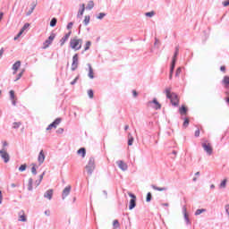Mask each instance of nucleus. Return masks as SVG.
<instances>
[{
    "instance_id": "f257e3e1",
    "label": "nucleus",
    "mask_w": 229,
    "mask_h": 229,
    "mask_svg": "<svg viewBox=\"0 0 229 229\" xmlns=\"http://www.w3.org/2000/svg\"><path fill=\"white\" fill-rule=\"evenodd\" d=\"M165 93L166 94L167 99H170L173 106H178L180 103V98H178V95L174 92H171V88H166L165 89Z\"/></svg>"
},
{
    "instance_id": "f03ea898",
    "label": "nucleus",
    "mask_w": 229,
    "mask_h": 229,
    "mask_svg": "<svg viewBox=\"0 0 229 229\" xmlns=\"http://www.w3.org/2000/svg\"><path fill=\"white\" fill-rule=\"evenodd\" d=\"M70 47L74 49V51H80V49H81V45L78 43V37H75L70 40Z\"/></svg>"
},
{
    "instance_id": "7ed1b4c3",
    "label": "nucleus",
    "mask_w": 229,
    "mask_h": 229,
    "mask_svg": "<svg viewBox=\"0 0 229 229\" xmlns=\"http://www.w3.org/2000/svg\"><path fill=\"white\" fill-rule=\"evenodd\" d=\"M55 37L56 34L52 32L48 38L43 43V49H47V47L53 44V40H55Z\"/></svg>"
},
{
    "instance_id": "20e7f679",
    "label": "nucleus",
    "mask_w": 229,
    "mask_h": 229,
    "mask_svg": "<svg viewBox=\"0 0 229 229\" xmlns=\"http://www.w3.org/2000/svg\"><path fill=\"white\" fill-rule=\"evenodd\" d=\"M0 157L3 158L4 164H8L10 162V155L6 152V149L2 148L0 150Z\"/></svg>"
},
{
    "instance_id": "39448f33",
    "label": "nucleus",
    "mask_w": 229,
    "mask_h": 229,
    "mask_svg": "<svg viewBox=\"0 0 229 229\" xmlns=\"http://www.w3.org/2000/svg\"><path fill=\"white\" fill-rule=\"evenodd\" d=\"M202 148L208 155H212V153H214V148H212V145H210V143L203 142Z\"/></svg>"
},
{
    "instance_id": "423d86ee",
    "label": "nucleus",
    "mask_w": 229,
    "mask_h": 229,
    "mask_svg": "<svg viewBox=\"0 0 229 229\" xmlns=\"http://www.w3.org/2000/svg\"><path fill=\"white\" fill-rule=\"evenodd\" d=\"M79 65V55L75 54L72 56V71H76Z\"/></svg>"
},
{
    "instance_id": "0eeeda50",
    "label": "nucleus",
    "mask_w": 229,
    "mask_h": 229,
    "mask_svg": "<svg viewBox=\"0 0 229 229\" xmlns=\"http://www.w3.org/2000/svg\"><path fill=\"white\" fill-rule=\"evenodd\" d=\"M60 123H62V118H56L52 123H50L47 126V131H49V130H53V128H56V126H58Z\"/></svg>"
},
{
    "instance_id": "6e6552de",
    "label": "nucleus",
    "mask_w": 229,
    "mask_h": 229,
    "mask_svg": "<svg viewBox=\"0 0 229 229\" xmlns=\"http://www.w3.org/2000/svg\"><path fill=\"white\" fill-rule=\"evenodd\" d=\"M182 214L186 225H191V218H189V213H187V208L185 206L182 207Z\"/></svg>"
},
{
    "instance_id": "1a4fd4ad",
    "label": "nucleus",
    "mask_w": 229,
    "mask_h": 229,
    "mask_svg": "<svg viewBox=\"0 0 229 229\" xmlns=\"http://www.w3.org/2000/svg\"><path fill=\"white\" fill-rule=\"evenodd\" d=\"M10 99L12 101V105L15 106L17 105V98L15 97V91L13 89H11L9 91Z\"/></svg>"
},
{
    "instance_id": "9d476101",
    "label": "nucleus",
    "mask_w": 229,
    "mask_h": 229,
    "mask_svg": "<svg viewBox=\"0 0 229 229\" xmlns=\"http://www.w3.org/2000/svg\"><path fill=\"white\" fill-rule=\"evenodd\" d=\"M116 164H117L119 169H121L122 171H128V165L126 163H124V161L118 160V161H116Z\"/></svg>"
},
{
    "instance_id": "9b49d317",
    "label": "nucleus",
    "mask_w": 229,
    "mask_h": 229,
    "mask_svg": "<svg viewBox=\"0 0 229 229\" xmlns=\"http://www.w3.org/2000/svg\"><path fill=\"white\" fill-rule=\"evenodd\" d=\"M148 105H155V106H153L155 110H160V108H162V105L158 103V100L157 98H153L152 101H148Z\"/></svg>"
},
{
    "instance_id": "f8f14e48",
    "label": "nucleus",
    "mask_w": 229,
    "mask_h": 229,
    "mask_svg": "<svg viewBox=\"0 0 229 229\" xmlns=\"http://www.w3.org/2000/svg\"><path fill=\"white\" fill-rule=\"evenodd\" d=\"M71 189H72L71 185H68L63 190L62 199H65V198H67V196L71 194Z\"/></svg>"
},
{
    "instance_id": "ddd939ff",
    "label": "nucleus",
    "mask_w": 229,
    "mask_h": 229,
    "mask_svg": "<svg viewBox=\"0 0 229 229\" xmlns=\"http://www.w3.org/2000/svg\"><path fill=\"white\" fill-rule=\"evenodd\" d=\"M46 160V155H44V150H40L38 157V162L39 165H42L44 164V161Z\"/></svg>"
},
{
    "instance_id": "4468645a",
    "label": "nucleus",
    "mask_w": 229,
    "mask_h": 229,
    "mask_svg": "<svg viewBox=\"0 0 229 229\" xmlns=\"http://www.w3.org/2000/svg\"><path fill=\"white\" fill-rule=\"evenodd\" d=\"M72 33V31H69L68 33H66L61 39H60V44L61 47L64 46V44H65V42H67V40H69V37H71V34Z\"/></svg>"
},
{
    "instance_id": "2eb2a0df",
    "label": "nucleus",
    "mask_w": 229,
    "mask_h": 229,
    "mask_svg": "<svg viewBox=\"0 0 229 229\" xmlns=\"http://www.w3.org/2000/svg\"><path fill=\"white\" fill-rule=\"evenodd\" d=\"M21 67V61H17L13 64V74H17V71H19V68Z\"/></svg>"
},
{
    "instance_id": "dca6fc26",
    "label": "nucleus",
    "mask_w": 229,
    "mask_h": 229,
    "mask_svg": "<svg viewBox=\"0 0 229 229\" xmlns=\"http://www.w3.org/2000/svg\"><path fill=\"white\" fill-rule=\"evenodd\" d=\"M44 198H46L47 199H53V190L50 189L48 191H47L45 193H44Z\"/></svg>"
},
{
    "instance_id": "f3484780",
    "label": "nucleus",
    "mask_w": 229,
    "mask_h": 229,
    "mask_svg": "<svg viewBox=\"0 0 229 229\" xmlns=\"http://www.w3.org/2000/svg\"><path fill=\"white\" fill-rule=\"evenodd\" d=\"M89 67V73L88 76L90 78V80H94V69L92 68V65L90 64H87Z\"/></svg>"
},
{
    "instance_id": "a211bd4d",
    "label": "nucleus",
    "mask_w": 229,
    "mask_h": 229,
    "mask_svg": "<svg viewBox=\"0 0 229 229\" xmlns=\"http://www.w3.org/2000/svg\"><path fill=\"white\" fill-rule=\"evenodd\" d=\"M137 207V200L135 199H131L129 203V210H133Z\"/></svg>"
},
{
    "instance_id": "6ab92c4d",
    "label": "nucleus",
    "mask_w": 229,
    "mask_h": 229,
    "mask_svg": "<svg viewBox=\"0 0 229 229\" xmlns=\"http://www.w3.org/2000/svg\"><path fill=\"white\" fill-rule=\"evenodd\" d=\"M85 169H86L88 174H89V176H90L94 173V170L96 169V166H88V165H86Z\"/></svg>"
},
{
    "instance_id": "aec40b11",
    "label": "nucleus",
    "mask_w": 229,
    "mask_h": 229,
    "mask_svg": "<svg viewBox=\"0 0 229 229\" xmlns=\"http://www.w3.org/2000/svg\"><path fill=\"white\" fill-rule=\"evenodd\" d=\"M151 187H152V189H153L154 191H159L160 192H163L164 191H167V187H162V188H160V187H157V186L155 185V184H152Z\"/></svg>"
},
{
    "instance_id": "412c9836",
    "label": "nucleus",
    "mask_w": 229,
    "mask_h": 229,
    "mask_svg": "<svg viewBox=\"0 0 229 229\" xmlns=\"http://www.w3.org/2000/svg\"><path fill=\"white\" fill-rule=\"evenodd\" d=\"M78 155H81L82 158H85V155H87V149H85V148H81L78 151H77Z\"/></svg>"
},
{
    "instance_id": "4be33fe9",
    "label": "nucleus",
    "mask_w": 229,
    "mask_h": 229,
    "mask_svg": "<svg viewBox=\"0 0 229 229\" xmlns=\"http://www.w3.org/2000/svg\"><path fill=\"white\" fill-rule=\"evenodd\" d=\"M88 166L91 167H96V161L94 157H89V162H88Z\"/></svg>"
},
{
    "instance_id": "5701e85b",
    "label": "nucleus",
    "mask_w": 229,
    "mask_h": 229,
    "mask_svg": "<svg viewBox=\"0 0 229 229\" xmlns=\"http://www.w3.org/2000/svg\"><path fill=\"white\" fill-rule=\"evenodd\" d=\"M179 112L182 115H185L187 114V112H188V109L187 107H185V106H182L180 108H179Z\"/></svg>"
},
{
    "instance_id": "b1692460",
    "label": "nucleus",
    "mask_w": 229,
    "mask_h": 229,
    "mask_svg": "<svg viewBox=\"0 0 229 229\" xmlns=\"http://www.w3.org/2000/svg\"><path fill=\"white\" fill-rule=\"evenodd\" d=\"M35 8H37V4L32 3V7L30 8V10H29L27 12V17H30V15H31L33 13V11L35 10Z\"/></svg>"
},
{
    "instance_id": "393cba45",
    "label": "nucleus",
    "mask_w": 229,
    "mask_h": 229,
    "mask_svg": "<svg viewBox=\"0 0 229 229\" xmlns=\"http://www.w3.org/2000/svg\"><path fill=\"white\" fill-rule=\"evenodd\" d=\"M92 46V42L91 41H87L85 44V47H84V51H82V55L83 53H85V51H89L90 49V47Z\"/></svg>"
},
{
    "instance_id": "a878e982",
    "label": "nucleus",
    "mask_w": 229,
    "mask_h": 229,
    "mask_svg": "<svg viewBox=\"0 0 229 229\" xmlns=\"http://www.w3.org/2000/svg\"><path fill=\"white\" fill-rule=\"evenodd\" d=\"M133 136H131V133L129 132L128 134V146H133Z\"/></svg>"
},
{
    "instance_id": "bb28decb",
    "label": "nucleus",
    "mask_w": 229,
    "mask_h": 229,
    "mask_svg": "<svg viewBox=\"0 0 229 229\" xmlns=\"http://www.w3.org/2000/svg\"><path fill=\"white\" fill-rule=\"evenodd\" d=\"M28 191H33V178L29 179Z\"/></svg>"
},
{
    "instance_id": "cd10ccee",
    "label": "nucleus",
    "mask_w": 229,
    "mask_h": 229,
    "mask_svg": "<svg viewBox=\"0 0 229 229\" xmlns=\"http://www.w3.org/2000/svg\"><path fill=\"white\" fill-rule=\"evenodd\" d=\"M179 51H180V47H175L174 54V56H173V60H177Z\"/></svg>"
},
{
    "instance_id": "c85d7f7f",
    "label": "nucleus",
    "mask_w": 229,
    "mask_h": 229,
    "mask_svg": "<svg viewBox=\"0 0 229 229\" xmlns=\"http://www.w3.org/2000/svg\"><path fill=\"white\" fill-rule=\"evenodd\" d=\"M56 22H58V20L56 18H52L50 21V27L55 28V26H56Z\"/></svg>"
},
{
    "instance_id": "c756f323",
    "label": "nucleus",
    "mask_w": 229,
    "mask_h": 229,
    "mask_svg": "<svg viewBox=\"0 0 229 229\" xmlns=\"http://www.w3.org/2000/svg\"><path fill=\"white\" fill-rule=\"evenodd\" d=\"M89 22H90V16L89 15L85 16V19L83 21L84 26H89Z\"/></svg>"
},
{
    "instance_id": "7c9ffc66",
    "label": "nucleus",
    "mask_w": 229,
    "mask_h": 229,
    "mask_svg": "<svg viewBox=\"0 0 229 229\" xmlns=\"http://www.w3.org/2000/svg\"><path fill=\"white\" fill-rule=\"evenodd\" d=\"M223 83H224V85H225L226 88L229 87V77H228V76H225V77H224Z\"/></svg>"
},
{
    "instance_id": "2f4dec72",
    "label": "nucleus",
    "mask_w": 229,
    "mask_h": 229,
    "mask_svg": "<svg viewBox=\"0 0 229 229\" xmlns=\"http://www.w3.org/2000/svg\"><path fill=\"white\" fill-rule=\"evenodd\" d=\"M84 12H85V4H83L82 8L79 10L77 17L83 15Z\"/></svg>"
},
{
    "instance_id": "473e14b6",
    "label": "nucleus",
    "mask_w": 229,
    "mask_h": 229,
    "mask_svg": "<svg viewBox=\"0 0 229 229\" xmlns=\"http://www.w3.org/2000/svg\"><path fill=\"white\" fill-rule=\"evenodd\" d=\"M21 124H22V123H21V122H14V123H13V128L14 130H18V128H20Z\"/></svg>"
},
{
    "instance_id": "72a5a7b5",
    "label": "nucleus",
    "mask_w": 229,
    "mask_h": 229,
    "mask_svg": "<svg viewBox=\"0 0 229 229\" xmlns=\"http://www.w3.org/2000/svg\"><path fill=\"white\" fill-rule=\"evenodd\" d=\"M94 8V1H89L86 6V10H92Z\"/></svg>"
},
{
    "instance_id": "f704fd0d",
    "label": "nucleus",
    "mask_w": 229,
    "mask_h": 229,
    "mask_svg": "<svg viewBox=\"0 0 229 229\" xmlns=\"http://www.w3.org/2000/svg\"><path fill=\"white\" fill-rule=\"evenodd\" d=\"M151 199H153V195L151 194V192H148L146 197L147 203H149Z\"/></svg>"
},
{
    "instance_id": "c9c22d12",
    "label": "nucleus",
    "mask_w": 229,
    "mask_h": 229,
    "mask_svg": "<svg viewBox=\"0 0 229 229\" xmlns=\"http://www.w3.org/2000/svg\"><path fill=\"white\" fill-rule=\"evenodd\" d=\"M27 168H28V165L23 164V165H21L19 167V171H20L21 173H24V171H26Z\"/></svg>"
},
{
    "instance_id": "e433bc0d",
    "label": "nucleus",
    "mask_w": 229,
    "mask_h": 229,
    "mask_svg": "<svg viewBox=\"0 0 229 229\" xmlns=\"http://www.w3.org/2000/svg\"><path fill=\"white\" fill-rule=\"evenodd\" d=\"M203 212H207V209L205 208L197 209L195 212V216H200V214H203Z\"/></svg>"
},
{
    "instance_id": "4c0bfd02",
    "label": "nucleus",
    "mask_w": 229,
    "mask_h": 229,
    "mask_svg": "<svg viewBox=\"0 0 229 229\" xmlns=\"http://www.w3.org/2000/svg\"><path fill=\"white\" fill-rule=\"evenodd\" d=\"M105 17H106V13H98V15L97 16V19H98L99 21H102V19H105Z\"/></svg>"
},
{
    "instance_id": "58836bf2",
    "label": "nucleus",
    "mask_w": 229,
    "mask_h": 229,
    "mask_svg": "<svg viewBox=\"0 0 229 229\" xmlns=\"http://www.w3.org/2000/svg\"><path fill=\"white\" fill-rule=\"evenodd\" d=\"M36 164H32V167H31V173L32 174H34V176H37V167H36Z\"/></svg>"
},
{
    "instance_id": "ea45409f",
    "label": "nucleus",
    "mask_w": 229,
    "mask_h": 229,
    "mask_svg": "<svg viewBox=\"0 0 229 229\" xmlns=\"http://www.w3.org/2000/svg\"><path fill=\"white\" fill-rule=\"evenodd\" d=\"M24 74V69L21 70V72L17 75L16 79L14 80V81H19V80H21L22 78V75Z\"/></svg>"
},
{
    "instance_id": "a19ab883",
    "label": "nucleus",
    "mask_w": 229,
    "mask_h": 229,
    "mask_svg": "<svg viewBox=\"0 0 229 229\" xmlns=\"http://www.w3.org/2000/svg\"><path fill=\"white\" fill-rule=\"evenodd\" d=\"M226 179H224L220 183V189H225L226 188Z\"/></svg>"
},
{
    "instance_id": "79ce46f5",
    "label": "nucleus",
    "mask_w": 229,
    "mask_h": 229,
    "mask_svg": "<svg viewBox=\"0 0 229 229\" xmlns=\"http://www.w3.org/2000/svg\"><path fill=\"white\" fill-rule=\"evenodd\" d=\"M88 96L90 99H92L94 98V90L92 89H89L88 90Z\"/></svg>"
},
{
    "instance_id": "37998d69",
    "label": "nucleus",
    "mask_w": 229,
    "mask_h": 229,
    "mask_svg": "<svg viewBox=\"0 0 229 229\" xmlns=\"http://www.w3.org/2000/svg\"><path fill=\"white\" fill-rule=\"evenodd\" d=\"M189 123H190L189 118H185L182 123L183 128H187V126H189Z\"/></svg>"
},
{
    "instance_id": "c03bdc74",
    "label": "nucleus",
    "mask_w": 229,
    "mask_h": 229,
    "mask_svg": "<svg viewBox=\"0 0 229 229\" xmlns=\"http://www.w3.org/2000/svg\"><path fill=\"white\" fill-rule=\"evenodd\" d=\"M176 67V59H172L170 68L174 69Z\"/></svg>"
},
{
    "instance_id": "a18cd8bd",
    "label": "nucleus",
    "mask_w": 229,
    "mask_h": 229,
    "mask_svg": "<svg viewBox=\"0 0 229 229\" xmlns=\"http://www.w3.org/2000/svg\"><path fill=\"white\" fill-rule=\"evenodd\" d=\"M113 226H114V228H119V226H120L119 220H114V221L113 222Z\"/></svg>"
},
{
    "instance_id": "49530a36",
    "label": "nucleus",
    "mask_w": 229,
    "mask_h": 229,
    "mask_svg": "<svg viewBox=\"0 0 229 229\" xmlns=\"http://www.w3.org/2000/svg\"><path fill=\"white\" fill-rule=\"evenodd\" d=\"M20 221H21L22 223H26L28 219L26 218V216L21 215L20 216Z\"/></svg>"
},
{
    "instance_id": "de8ad7c7",
    "label": "nucleus",
    "mask_w": 229,
    "mask_h": 229,
    "mask_svg": "<svg viewBox=\"0 0 229 229\" xmlns=\"http://www.w3.org/2000/svg\"><path fill=\"white\" fill-rule=\"evenodd\" d=\"M146 17H153L155 15V12H148L145 13Z\"/></svg>"
},
{
    "instance_id": "09e8293b",
    "label": "nucleus",
    "mask_w": 229,
    "mask_h": 229,
    "mask_svg": "<svg viewBox=\"0 0 229 229\" xmlns=\"http://www.w3.org/2000/svg\"><path fill=\"white\" fill-rule=\"evenodd\" d=\"M80 80V75H78L72 82L71 85H76L78 83V81Z\"/></svg>"
},
{
    "instance_id": "8fccbe9b",
    "label": "nucleus",
    "mask_w": 229,
    "mask_h": 229,
    "mask_svg": "<svg viewBox=\"0 0 229 229\" xmlns=\"http://www.w3.org/2000/svg\"><path fill=\"white\" fill-rule=\"evenodd\" d=\"M72 26H74V22L72 21H70L68 24H67V30H72Z\"/></svg>"
},
{
    "instance_id": "3c124183",
    "label": "nucleus",
    "mask_w": 229,
    "mask_h": 229,
    "mask_svg": "<svg viewBox=\"0 0 229 229\" xmlns=\"http://www.w3.org/2000/svg\"><path fill=\"white\" fill-rule=\"evenodd\" d=\"M28 28H30V23H25L23 25V27L21 28L22 31H26V30H28Z\"/></svg>"
},
{
    "instance_id": "603ef678",
    "label": "nucleus",
    "mask_w": 229,
    "mask_h": 229,
    "mask_svg": "<svg viewBox=\"0 0 229 229\" xmlns=\"http://www.w3.org/2000/svg\"><path fill=\"white\" fill-rule=\"evenodd\" d=\"M182 72V68H177L176 72H175V76L178 77L180 76V73Z\"/></svg>"
},
{
    "instance_id": "864d4df0",
    "label": "nucleus",
    "mask_w": 229,
    "mask_h": 229,
    "mask_svg": "<svg viewBox=\"0 0 229 229\" xmlns=\"http://www.w3.org/2000/svg\"><path fill=\"white\" fill-rule=\"evenodd\" d=\"M174 72V68H170V75H169L170 80L173 79Z\"/></svg>"
},
{
    "instance_id": "5fc2aeb1",
    "label": "nucleus",
    "mask_w": 229,
    "mask_h": 229,
    "mask_svg": "<svg viewBox=\"0 0 229 229\" xmlns=\"http://www.w3.org/2000/svg\"><path fill=\"white\" fill-rule=\"evenodd\" d=\"M130 198H131V199H134L137 200V196H135V194L133 193H129Z\"/></svg>"
},
{
    "instance_id": "6e6d98bb",
    "label": "nucleus",
    "mask_w": 229,
    "mask_h": 229,
    "mask_svg": "<svg viewBox=\"0 0 229 229\" xmlns=\"http://www.w3.org/2000/svg\"><path fill=\"white\" fill-rule=\"evenodd\" d=\"M77 42L79 43V46H81H81H83V39L77 38Z\"/></svg>"
},
{
    "instance_id": "4d7b16f0",
    "label": "nucleus",
    "mask_w": 229,
    "mask_h": 229,
    "mask_svg": "<svg viewBox=\"0 0 229 229\" xmlns=\"http://www.w3.org/2000/svg\"><path fill=\"white\" fill-rule=\"evenodd\" d=\"M56 133L62 135V133H64V128L57 129Z\"/></svg>"
},
{
    "instance_id": "13d9d810",
    "label": "nucleus",
    "mask_w": 229,
    "mask_h": 229,
    "mask_svg": "<svg viewBox=\"0 0 229 229\" xmlns=\"http://www.w3.org/2000/svg\"><path fill=\"white\" fill-rule=\"evenodd\" d=\"M132 96L133 98H137V96H139V93L137 92V90L135 89L132 90Z\"/></svg>"
},
{
    "instance_id": "bf43d9fd",
    "label": "nucleus",
    "mask_w": 229,
    "mask_h": 229,
    "mask_svg": "<svg viewBox=\"0 0 229 229\" xmlns=\"http://www.w3.org/2000/svg\"><path fill=\"white\" fill-rule=\"evenodd\" d=\"M223 6H229V0H225L223 2Z\"/></svg>"
},
{
    "instance_id": "052dcab7",
    "label": "nucleus",
    "mask_w": 229,
    "mask_h": 229,
    "mask_svg": "<svg viewBox=\"0 0 229 229\" xmlns=\"http://www.w3.org/2000/svg\"><path fill=\"white\" fill-rule=\"evenodd\" d=\"M45 216H51V210H49V209L46 210Z\"/></svg>"
},
{
    "instance_id": "680f3d73",
    "label": "nucleus",
    "mask_w": 229,
    "mask_h": 229,
    "mask_svg": "<svg viewBox=\"0 0 229 229\" xmlns=\"http://www.w3.org/2000/svg\"><path fill=\"white\" fill-rule=\"evenodd\" d=\"M44 174H46V172H43L41 175H39V182H42L44 179Z\"/></svg>"
},
{
    "instance_id": "e2e57ef3",
    "label": "nucleus",
    "mask_w": 229,
    "mask_h": 229,
    "mask_svg": "<svg viewBox=\"0 0 229 229\" xmlns=\"http://www.w3.org/2000/svg\"><path fill=\"white\" fill-rule=\"evenodd\" d=\"M103 194L106 196V199H108V192L106 191H103Z\"/></svg>"
},
{
    "instance_id": "0e129e2a",
    "label": "nucleus",
    "mask_w": 229,
    "mask_h": 229,
    "mask_svg": "<svg viewBox=\"0 0 229 229\" xmlns=\"http://www.w3.org/2000/svg\"><path fill=\"white\" fill-rule=\"evenodd\" d=\"M220 71H222V72H225V71H226V66H221Z\"/></svg>"
},
{
    "instance_id": "69168bd1",
    "label": "nucleus",
    "mask_w": 229,
    "mask_h": 229,
    "mask_svg": "<svg viewBox=\"0 0 229 229\" xmlns=\"http://www.w3.org/2000/svg\"><path fill=\"white\" fill-rule=\"evenodd\" d=\"M4 53V48L0 49V58L3 56V54Z\"/></svg>"
},
{
    "instance_id": "338daca9",
    "label": "nucleus",
    "mask_w": 229,
    "mask_h": 229,
    "mask_svg": "<svg viewBox=\"0 0 229 229\" xmlns=\"http://www.w3.org/2000/svg\"><path fill=\"white\" fill-rule=\"evenodd\" d=\"M195 137H199V129L195 131Z\"/></svg>"
},
{
    "instance_id": "774afa93",
    "label": "nucleus",
    "mask_w": 229,
    "mask_h": 229,
    "mask_svg": "<svg viewBox=\"0 0 229 229\" xmlns=\"http://www.w3.org/2000/svg\"><path fill=\"white\" fill-rule=\"evenodd\" d=\"M159 42H160V41L158 40V38H155L154 46H157V44H158Z\"/></svg>"
}]
</instances>
